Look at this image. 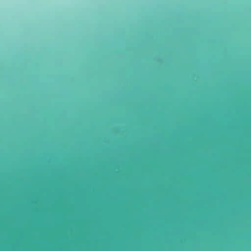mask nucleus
I'll return each instance as SVG.
<instances>
[{"instance_id":"obj_1","label":"nucleus","mask_w":251,"mask_h":251,"mask_svg":"<svg viewBox=\"0 0 251 251\" xmlns=\"http://www.w3.org/2000/svg\"><path fill=\"white\" fill-rule=\"evenodd\" d=\"M0 157H24L23 156H0ZM26 157H83V155L80 156H63L59 155L58 156H26Z\"/></svg>"},{"instance_id":"obj_2","label":"nucleus","mask_w":251,"mask_h":251,"mask_svg":"<svg viewBox=\"0 0 251 251\" xmlns=\"http://www.w3.org/2000/svg\"><path fill=\"white\" fill-rule=\"evenodd\" d=\"M222 160H251V158H222Z\"/></svg>"}]
</instances>
